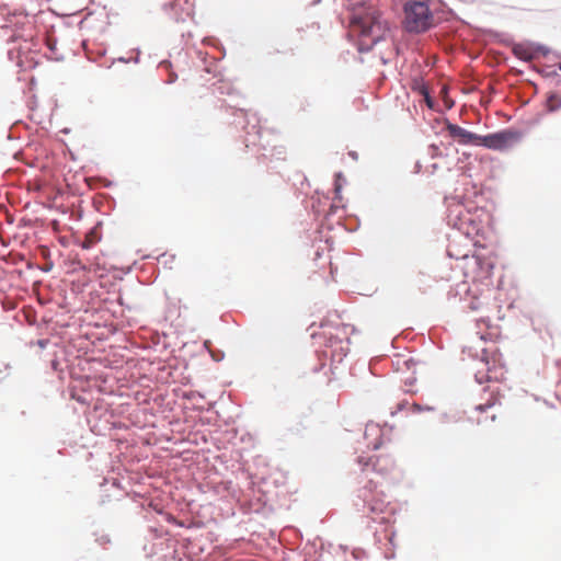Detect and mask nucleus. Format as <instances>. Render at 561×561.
<instances>
[{
    "label": "nucleus",
    "mask_w": 561,
    "mask_h": 561,
    "mask_svg": "<svg viewBox=\"0 0 561 561\" xmlns=\"http://www.w3.org/2000/svg\"><path fill=\"white\" fill-rule=\"evenodd\" d=\"M496 404V399H490L485 403H481L476 405L474 410L481 414L485 413V416L483 419L477 417L478 423L486 422L489 419L491 421L495 420V413L492 412Z\"/></svg>",
    "instance_id": "nucleus-7"
},
{
    "label": "nucleus",
    "mask_w": 561,
    "mask_h": 561,
    "mask_svg": "<svg viewBox=\"0 0 561 561\" xmlns=\"http://www.w3.org/2000/svg\"><path fill=\"white\" fill-rule=\"evenodd\" d=\"M465 276L471 280H482L492 274L493 262L480 255L463 257Z\"/></svg>",
    "instance_id": "nucleus-5"
},
{
    "label": "nucleus",
    "mask_w": 561,
    "mask_h": 561,
    "mask_svg": "<svg viewBox=\"0 0 561 561\" xmlns=\"http://www.w3.org/2000/svg\"><path fill=\"white\" fill-rule=\"evenodd\" d=\"M446 130L449 136L460 145L479 146L480 135L471 133L456 124L447 122Z\"/></svg>",
    "instance_id": "nucleus-6"
},
{
    "label": "nucleus",
    "mask_w": 561,
    "mask_h": 561,
    "mask_svg": "<svg viewBox=\"0 0 561 561\" xmlns=\"http://www.w3.org/2000/svg\"><path fill=\"white\" fill-rule=\"evenodd\" d=\"M558 67H559V69L561 70V62L559 64V66H558Z\"/></svg>",
    "instance_id": "nucleus-20"
},
{
    "label": "nucleus",
    "mask_w": 561,
    "mask_h": 561,
    "mask_svg": "<svg viewBox=\"0 0 561 561\" xmlns=\"http://www.w3.org/2000/svg\"><path fill=\"white\" fill-rule=\"evenodd\" d=\"M520 140V133L513 129H503L497 133L480 136L479 146L492 150H505Z\"/></svg>",
    "instance_id": "nucleus-3"
},
{
    "label": "nucleus",
    "mask_w": 561,
    "mask_h": 561,
    "mask_svg": "<svg viewBox=\"0 0 561 561\" xmlns=\"http://www.w3.org/2000/svg\"><path fill=\"white\" fill-rule=\"evenodd\" d=\"M404 24L409 32L427 31L434 22L433 14L425 1H409L404 5Z\"/></svg>",
    "instance_id": "nucleus-2"
},
{
    "label": "nucleus",
    "mask_w": 561,
    "mask_h": 561,
    "mask_svg": "<svg viewBox=\"0 0 561 561\" xmlns=\"http://www.w3.org/2000/svg\"><path fill=\"white\" fill-rule=\"evenodd\" d=\"M512 50L515 57L524 61H530L535 56L533 49L525 44H515Z\"/></svg>",
    "instance_id": "nucleus-8"
},
{
    "label": "nucleus",
    "mask_w": 561,
    "mask_h": 561,
    "mask_svg": "<svg viewBox=\"0 0 561 561\" xmlns=\"http://www.w3.org/2000/svg\"><path fill=\"white\" fill-rule=\"evenodd\" d=\"M368 432H371V434H376L377 437L380 436V428L377 425H368L366 427L365 435H368Z\"/></svg>",
    "instance_id": "nucleus-12"
},
{
    "label": "nucleus",
    "mask_w": 561,
    "mask_h": 561,
    "mask_svg": "<svg viewBox=\"0 0 561 561\" xmlns=\"http://www.w3.org/2000/svg\"><path fill=\"white\" fill-rule=\"evenodd\" d=\"M547 107L550 112H554L561 107V96L558 94H550L547 99Z\"/></svg>",
    "instance_id": "nucleus-10"
},
{
    "label": "nucleus",
    "mask_w": 561,
    "mask_h": 561,
    "mask_svg": "<svg viewBox=\"0 0 561 561\" xmlns=\"http://www.w3.org/2000/svg\"><path fill=\"white\" fill-rule=\"evenodd\" d=\"M426 103H427V105H428L430 107H432V106H433V105H432V101H431L430 96H426Z\"/></svg>",
    "instance_id": "nucleus-18"
},
{
    "label": "nucleus",
    "mask_w": 561,
    "mask_h": 561,
    "mask_svg": "<svg viewBox=\"0 0 561 561\" xmlns=\"http://www.w3.org/2000/svg\"><path fill=\"white\" fill-rule=\"evenodd\" d=\"M380 444H381L380 440L377 439L376 443H374L373 447L375 449H377V448H379Z\"/></svg>",
    "instance_id": "nucleus-17"
},
{
    "label": "nucleus",
    "mask_w": 561,
    "mask_h": 561,
    "mask_svg": "<svg viewBox=\"0 0 561 561\" xmlns=\"http://www.w3.org/2000/svg\"><path fill=\"white\" fill-rule=\"evenodd\" d=\"M366 488L369 489V491H373L374 489H376V483H374V481L370 479Z\"/></svg>",
    "instance_id": "nucleus-14"
},
{
    "label": "nucleus",
    "mask_w": 561,
    "mask_h": 561,
    "mask_svg": "<svg viewBox=\"0 0 561 561\" xmlns=\"http://www.w3.org/2000/svg\"><path fill=\"white\" fill-rule=\"evenodd\" d=\"M388 503L381 497H374L368 503L369 511L373 514H381L387 510Z\"/></svg>",
    "instance_id": "nucleus-9"
},
{
    "label": "nucleus",
    "mask_w": 561,
    "mask_h": 561,
    "mask_svg": "<svg viewBox=\"0 0 561 561\" xmlns=\"http://www.w3.org/2000/svg\"><path fill=\"white\" fill-rule=\"evenodd\" d=\"M204 346L210 352V341L206 340Z\"/></svg>",
    "instance_id": "nucleus-16"
},
{
    "label": "nucleus",
    "mask_w": 561,
    "mask_h": 561,
    "mask_svg": "<svg viewBox=\"0 0 561 561\" xmlns=\"http://www.w3.org/2000/svg\"><path fill=\"white\" fill-rule=\"evenodd\" d=\"M454 226L457 227L458 229L462 230L463 229V221L461 220V218H459V222H454Z\"/></svg>",
    "instance_id": "nucleus-15"
},
{
    "label": "nucleus",
    "mask_w": 561,
    "mask_h": 561,
    "mask_svg": "<svg viewBox=\"0 0 561 561\" xmlns=\"http://www.w3.org/2000/svg\"><path fill=\"white\" fill-rule=\"evenodd\" d=\"M94 243V240L91 236H87L84 241L82 242L83 249H90Z\"/></svg>",
    "instance_id": "nucleus-13"
},
{
    "label": "nucleus",
    "mask_w": 561,
    "mask_h": 561,
    "mask_svg": "<svg viewBox=\"0 0 561 561\" xmlns=\"http://www.w3.org/2000/svg\"><path fill=\"white\" fill-rule=\"evenodd\" d=\"M357 463L363 473L370 471L376 472L382 477H387L394 469V461L388 454H379L375 456H359Z\"/></svg>",
    "instance_id": "nucleus-4"
},
{
    "label": "nucleus",
    "mask_w": 561,
    "mask_h": 561,
    "mask_svg": "<svg viewBox=\"0 0 561 561\" xmlns=\"http://www.w3.org/2000/svg\"><path fill=\"white\" fill-rule=\"evenodd\" d=\"M211 358H213V360H218L219 359L218 357H216L214 352H213Z\"/></svg>",
    "instance_id": "nucleus-19"
},
{
    "label": "nucleus",
    "mask_w": 561,
    "mask_h": 561,
    "mask_svg": "<svg viewBox=\"0 0 561 561\" xmlns=\"http://www.w3.org/2000/svg\"><path fill=\"white\" fill-rule=\"evenodd\" d=\"M411 411L413 413H420L422 411H435V407H432V405H421L419 403H413L412 407H411Z\"/></svg>",
    "instance_id": "nucleus-11"
},
{
    "label": "nucleus",
    "mask_w": 561,
    "mask_h": 561,
    "mask_svg": "<svg viewBox=\"0 0 561 561\" xmlns=\"http://www.w3.org/2000/svg\"><path fill=\"white\" fill-rule=\"evenodd\" d=\"M351 25L358 33L360 51L370 50L378 42L385 39L390 31L383 13L373 5L365 7L362 12L355 13L351 19Z\"/></svg>",
    "instance_id": "nucleus-1"
}]
</instances>
